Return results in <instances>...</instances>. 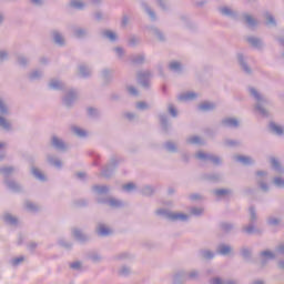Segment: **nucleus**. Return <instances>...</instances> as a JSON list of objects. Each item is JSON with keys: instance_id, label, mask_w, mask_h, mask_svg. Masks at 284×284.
<instances>
[{"instance_id": "nucleus-34", "label": "nucleus", "mask_w": 284, "mask_h": 284, "mask_svg": "<svg viewBox=\"0 0 284 284\" xmlns=\"http://www.w3.org/2000/svg\"><path fill=\"white\" fill-rule=\"evenodd\" d=\"M156 6L162 10V12H170L172 10V4L170 0H155Z\"/></svg>"}, {"instance_id": "nucleus-3", "label": "nucleus", "mask_w": 284, "mask_h": 284, "mask_svg": "<svg viewBox=\"0 0 284 284\" xmlns=\"http://www.w3.org/2000/svg\"><path fill=\"white\" fill-rule=\"evenodd\" d=\"M119 163H121V159L115 155L111 156L109 163L102 168L101 176L104 179H112L114 172H116V168H119Z\"/></svg>"}, {"instance_id": "nucleus-33", "label": "nucleus", "mask_w": 284, "mask_h": 284, "mask_svg": "<svg viewBox=\"0 0 284 284\" xmlns=\"http://www.w3.org/2000/svg\"><path fill=\"white\" fill-rule=\"evenodd\" d=\"M220 230L224 234H232L234 232V223L222 222V223H220Z\"/></svg>"}, {"instance_id": "nucleus-60", "label": "nucleus", "mask_w": 284, "mask_h": 284, "mask_svg": "<svg viewBox=\"0 0 284 284\" xmlns=\"http://www.w3.org/2000/svg\"><path fill=\"white\" fill-rule=\"evenodd\" d=\"M204 212L205 210L203 207H196V206H193L190 210V214H192V216H203Z\"/></svg>"}, {"instance_id": "nucleus-22", "label": "nucleus", "mask_w": 284, "mask_h": 284, "mask_svg": "<svg viewBox=\"0 0 284 284\" xmlns=\"http://www.w3.org/2000/svg\"><path fill=\"white\" fill-rule=\"evenodd\" d=\"M47 161L49 165H52V168H57V170H61V168H63V162L59 160V158H57L55 155L49 154L47 156Z\"/></svg>"}, {"instance_id": "nucleus-27", "label": "nucleus", "mask_w": 284, "mask_h": 284, "mask_svg": "<svg viewBox=\"0 0 284 284\" xmlns=\"http://www.w3.org/2000/svg\"><path fill=\"white\" fill-rule=\"evenodd\" d=\"M163 148L165 152H169V154H176V152H179V145L173 141L164 142Z\"/></svg>"}, {"instance_id": "nucleus-14", "label": "nucleus", "mask_w": 284, "mask_h": 284, "mask_svg": "<svg viewBox=\"0 0 284 284\" xmlns=\"http://www.w3.org/2000/svg\"><path fill=\"white\" fill-rule=\"evenodd\" d=\"M237 62L241 68V70L244 72V74H252V68L248 67L247 61H245V55L243 53H237Z\"/></svg>"}, {"instance_id": "nucleus-25", "label": "nucleus", "mask_w": 284, "mask_h": 284, "mask_svg": "<svg viewBox=\"0 0 284 284\" xmlns=\"http://www.w3.org/2000/svg\"><path fill=\"white\" fill-rule=\"evenodd\" d=\"M246 41L250 43V45H252V48H256V50H263V40H261V38L251 36L246 38Z\"/></svg>"}, {"instance_id": "nucleus-53", "label": "nucleus", "mask_w": 284, "mask_h": 284, "mask_svg": "<svg viewBox=\"0 0 284 284\" xmlns=\"http://www.w3.org/2000/svg\"><path fill=\"white\" fill-rule=\"evenodd\" d=\"M70 8H73L74 10H83V8H85V3L81 0H71Z\"/></svg>"}, {"instance_id": "nucleus-6", "label": "nucleus", "mask_w": 284, "mask_h": 284, "mask_svg": "<svg viewBox=\"0 0 284 284\" xmlns=\"http://www.w3.org/2000/svg\"><path fill=\"white\" fill-rule=\"evenodd\" d=\"M97 202L100 203L101 205H109L110 207H113V209L123 207V202L121 200H116L114 197L99 196L97 199Z\"/></svg>"}, {"instance_id": "nucleus-31", "label": "nucleus", "mask_w": 284, "mask_h": 284, "mask_svg": "<svg viewBox=\"0 0 284 284\" xmlns=\"http://www.w3.org/2000/svg\"><path fill=\"white\" fill-rule=\"evenodd\" d=\"M79 74L82 77V79H89V77H92V69L87 64H80Z\"/></svg>"}, {"instance_id": "nucleus-57", "label": "nucleus", "mask_w": 284, "mask_h": 284, "mask_svg": "<svg viewBox=\"0 0 284 284\" xmlns=\"http://www.w3.org/2000/svg\"><path fill=\"white\" fill-rule=\"evenodd\" d=\"M89 261H92V263H101L103 261V257L101 254L93 252L88 255Z\"/></svg>"}, {"instance_id": "nucleus-29", "label": "nucleus", "mask_w": 284, "mask_h": 284, "mask_svg": "<svg viewBox=\"0 0 284 284\" xmlns=\"http://www.w3.org/2000/svg\"><path fill=\"white\" fill-rule=\"evenodd\" d=\"M170 221H172V222L181 221L182 223H185V222L190 221V215H187L185 213L171 212V220Z\"/></svg>"}, {"instance_id": "nucleus-58", "label": "nucleus", "mask_w": 284, "mask_h": 284, "mask_svg": "<svg viewBox=\"0 0 284 284\" xmlns=\"http://www.w3.org/2000/svg\"><path fill=\"white\" fill-rule=\"evenodd\" d=\"M41 77H43V71H40V70L32 71L29 74L30 81H39V79H41Z\"/></svg>"}, {"instance_id": "nucleus-39", "label": "nucleus", "mask_w": 284, "mask_h": 284, "mask_svg": "<svg viewBox=\"0 0 284 284\" xmlns=\"http://www.w3.org/2000/svg\"><path fill=\"white\" fill-rule=\"evenodd\" d=\"M14 166H2L0 168V174H2L6 181L7 179H10L12 174H14Z\"/></svg>"}, {"instance_id": "nucleus-19", "label": "nucleus", "mask_w": 284, "mask_h": 284, "mask_svg": "<svg viewBox=\"0 0 284 284\" xmlns=\"http://www.w3.org/2000/svg\"><path fill=\"white\" fill-rule=\"evenodd\" d=\"M174 283H185L189 281V272L185 270H180L175 273L173 277Z\"/></svg>"}, {"instance_id": "nucleus-45", "label": "nucleus", "mask_w": 284, "mask_h": 284, "mask_svg": "<svg viewBox=\"0 0 284 284\" xmlns=\"http://www.w3.org/2000/svg\"><path fill=\"white\" fill-rule=\"evenodd\" d=\"M101 74L104 83H112V74H114L113 70L103 69Z\"/></svg>"}, {"instance_id": "nucleus-36", "label": "nucleus", "mask_w": 284, "mask_h": 284, "mask_svg": "<svg viewBox=\"0 0 284 284\" xmlns=\"http://www.w3.org/2000/svg\"><path fill=\"white\" fill-rule=\"evenodd\" d=\"M2 221L7 223V225H17L19 223V220L10 213H4Z\"/></svg>"}, {"instance_id": "nucleus-59", "label": "nucleus", "mask_w": 284, "mask_h": 284, "mask_svg": "<svg viewBox=\"0 0 284 284\" xmlns=\"http://www.w3.org/2000/svg\"><path fill=\"white\" fill-rule=\"evenodd\" d=\"M232 190L230 189H216L213 191V194H215V196H227V194H231Z\"/></svg>"}, {"instance_id": "nucleus-55", "label": "nucleus", "mask_w": 284, "mask_h": 284, "mask_svg": "<svg viewBox=\"0 0 284 284\" xmlns=\"http://www.w3.org/2000/svg\"><path fill=\"white\" fill-rule=\"evenodd\" d=\"M119 276H130L132 274V268L130 266L123 265L118 271Z\"/></svg>"}, {"instance_id": "nucleus-18", "label": "nucleus", "mask_w": 284, "mask_h": 284, "mask_svg": "<svg viewBox=\"0 0 284 284\" xmlns=\"http://www.w3.org/2000/svg\"><path fill=\"white\" fill-rule=\"evenodd\" d=\"M242 232L244 234H248V235H252V234H263V231H261V229H257L253 222H248V225H244L242 227Z\"/></svg>"}, {"instance_id": "nucleus-48", "label": "nucleus", "mask_w": 284, "mask_h": 284, "mask_svg": "<svg viewBox=\"0 0 284 284\" xmlns=\"http://www.w3.org/2000/svg\"><path fill=\"white\" fill-rule=\"evenodd\" d=\"M243 19L245 21V23H247L248 28H256L257 26V21L256 19H254L252 16L247 14V13H243Z\"/></svg>"}, {"instance_id": "nucleus-7", "label": "nucleus", "mask_w": 284, "mask_h": 284, "mask_svg": "<svg viewBox=\"0 0 284 284\" xmlns=\"http://www.w3.org/2000/svg\"><path fill=\"white\" fill-rule=\"evenodd\" d=\"M217 12H220L222 17H227L229 19H232V21H239V11L227 6L217 8Z\"/></svg>"}, {"instance_id": "nucleus-35", "label": "nucleus", "mask_w": 284, "mask_h": 284, "mask_svg": "<svg viewBox=\"0 0 284 284\" xmlns=\"http://www.w3.org/2000/svg\"><path fill=\"white\" fill-rule=\"evenodd\" d=\"M31 174L37 179L38 181H41L42 183H45L48 181V178H45V174H43L39 169L36 166L31 168Z\"/></svg>"}, {"instance_id": "nucleus-10", "label": "nucleus", "mask_w": 284, "mask_h": 284, "mask_svg": "<svg viewBox=\"0 0 284 284\" xmlns=\"http://www.w3.org/2000/svg\"><path fill=\"white\" fill-rule=\"evenodd\" d=\"M71 234L79 243H88L90 241V235L83 233L81 229H72Z\"/></svg>"}, {"instance_id": "nucleus-24", "label": "nucleus", "mask_w": 284, "mask_h": 284, "mask_svg": "<svg viewBox=\"0 0 284 284\" xmlns=\"http://www.w3.org/2000/svg\"><path fill=\"white\" fill-rule=\"evenodd\" d=\"M155 193H156V187L150 184L143 185L140 189V194H142V196H154Z\"/></svg>"}, {"instance_id": "nucleus-46", "label": "nucleus", "mask_w": 284, "mask_h": 284, "mask_svg": "<svg viewBox=\"0 0 284 284\" xmlns=\"http://www.w3.org/2000/svg\"><path fill=\"white\" fill-rule=\"evenodd\" d=\"M240 254L244 261H250L252 258V248L247 246H242L240 248Z\"/></svg>"}, {"instance_id": "nucleus-63", "label": "nucleus", "mask_w": 284, "mask_h": 284, "mask_svg": "<svg viewBox=\"0 0 284 284\" xmlns=\"http://www.w3.org/2000/svg\"><path fill=\"white\" fill-rule=\"evenodd\" d=\"M60 247H64V250H72V242L65 241L64 239H60L58 241Z\"/></svg>"}, {"instance_id": "nucleus-16", "label": "nucleus", "mask_w": 284, "mask_h": 284, "mask_svg": "<svg viewBox=\"0 0 284 284\" xmlns=\"http://www.w3.org/2000/svg\"><path fill=\"white\" fill-rule=\"evenodd\" d=\"M4 184L9 190H11V192H16V193L23 192V186L14 180L7 179L4 180Z\"/></svg>"}, {"instance_id": "nucleus-5", "label": "nucleus", "mask_w": 284, "mask_h": 284, "mask_svg": "<svg viewBox=\"0 0 284 284\" xmlns=\"http://www.w3.org/2000/svg\"><path fill=\"white\" fill-rule=\"evenodd\" d=\"M261 267H265L270 261H276V254L270 250H264L258 253Z\"/></svg>"}, {"instance_id": "nucleus-11", "label": "nucleus", "mask_w": 284, "mask_h": 284, "mask_svg": "<svg viewBox=\"0 0 284 284\" xmlns=\"http://www.w3.org/2000/svg\"><path fill=\"white\" fill-rule=\"evenodd\" d=\"M146 30H149L150 34L155 37V39L158 41H160L161 43H164V41H165V33H163V31H161V29H159L155 26H150V27H146Z\"/></svg>"}, {"instance_id": "nucleus-26", "label": "nucleus", "mask_w": 284, "mask_h": 284, "mask_svg": "<svg viewBox=\"0 0 284 284\" xmlns=\"http://www.w3.org/2000/svg\"><path fill=\"white\" fill-rule=\"evenodd\" d=\"M222 128H239L240 122L235 118H225L221 121Z\"/></svg>"}, {"instance_id": "nucleus-54", "label": "nucleus", "mask_w": 284, "mask_h": 284, "mask_svg": "<svg viewBox=\"0 0 284 284\" xmlns=\"http://www.w3.org/2000/svg\"><path fill=\"white\" fill-rule=\"evenodd\" d=\"M200 255L202 258H205V261H212V258L215 256L214 252L210 250H201Z\"/></svg>"}, {"instance_id": "nucleus-52", "label": "nucleus", "mask_w": 284, "mask_h": 284, "mask_svg": "<svg viewBox=\"0 0 284 284\" xmlns=\"http://www.w3.org/2000/svg\"><path fill=\"white\" fill-rule=\"evenodd\" d=\"M186 143L190 145H203V140L199 135H193L186 139Z\"/></svg>"}, {"instance_id": "nucleus-38", "label": "nucleus", "mask_w": 284, "mask_h": 284, "mask_svg": "<svg viewBox=\"0 0 284 284\" xmlns=\"http://www.w3.org/2000/svg\"><path fill=\"white\" fill-rule=\"evenodd\" d=\"M73 34L75 39H85V37L90 36V31L85 28H77L74 29Z\"/></svg>"}, {"instance_id": "nucleus-15", "label": "nucleus", "mask_w": 284, "mask_h": 284, "mask_svg": "<svg viewBox=\"0 0 284 284\" xmlns=\"http://www.w3.org/2000/svg\"><path fill=\"white\" fill-rule=\"evenodd\" d=\"M63 104L65 108H71L74 105V101H77V91L70 90L63 98Z\"/></svg>"}, {"instance_id": "nucleus-4", "label": "nucleus", "mask_w": 284, "mask_h": 284, "mask_svg": "<svg viewBox=\"0 0 284 284\" xmlns=\"http://www.w3.org/2000/svg\"><path fill=\"white\" fill-rule=\"evenodd\" d=\"M50 145L53 150L58 152H68V144L63 141V139L59 138L58 135H52L50 139Z\"/></svg>"}, {"instance_id": "nucleus-9", "label": "nucleus", "mask_w": 284, "mask_h": 284, "mask_svg": "<svg viewBox=\"0 0 284 284\" xmlns=\"http://www.w3.org/2000/svg\"><path fill=\"white\" fill-rule=\"evenodd\" d=\"M196 159H200V161H211L213 165H221V158L219 155L199 152Z\"/></svg>"}, {"instance_id": "nucleus-32", "label": "nucleus", "mask_w": 284, "mask_h": 284, "mask_svg": "<svg viewBox=\"0 0 284 284\" xmlns=\"http://www.w3.org/2000/svg\"><path fill=\"white\" fill-rule=\"evenodd\" d=\"M268 129L271 130L272 134H276L277 136H283L284 134L283 126L276 124V122H270Z\"/></svg>"}, {"instance_id": "nucleus-61", "label": "nucleus", "mask_w": 284, "mask_h": 284, "mask_svg": "<svg viewBox=\"0 0 284 284\" xmlns=\"http://www.w3.org/2000/svg\"><path fill=\"white\" fill-rule=\"evenodd\" d=\"M212 284H240L237 280H227L223 283L220 277H215L212 281Z\"/></svg>"}, {"instance_id": "nucleus-17", "label": "nucleus", "mask_w": 284, "mask_h": 284, "mask_svg": "<svg viewBox=\"0 0 284 284\" xmlns=\"http://www.w3.org/2000/svg\"><path fill=\"white\" fill-rule=\"evenodd\" d=\"M95 232H97L98 236H102V237L111 236V234H112L111 229L103 223L98 224Z\"/></svg>"}, {"instance_id": "nucleus-28", "label": "nucleus", "mask_w": 284, "mask_h": 284, "mask_svg": "<svg viewBox=\"0 0 284 284\" xmlns=\"http://www.w3.org/2000/svg\"><path fill=\"white\" fill-rule=\"evenodd\" d=\"M51 34H52V39H53V42L55 43V45H60V47L65 45V38H63L61 32L53 30Z\"/></svg>"}, {"instance_id": "nucleus-47", "label": "nucleus", "mask_w": 284, "mask_h": 284, "mask_svg": "<svg viewBox=\"0 0 284 284\" xmlns=\"http://www.w3.org/2000/svg\"><path fill=\"white\" fill-rule=\"evenodd\" d=\"M159 119H160V124L162 129L164 130V132H168L170 130V123L168 122V114L161 113L159 115Z\"/></svg>"}, {"instance_id": "nucleus-62", "label": "nucleus", "mask_w": 284, "mask_h": 284, "mask_svg": "<svg viewBox=\"0 0 284 284\" xmlns=\"http://www.w3.org/2000/svg\"><path fill=\"white\" fill-rule=\"evenodd\" d=\"M17 61L19 65H22L23 68H26V65H28V63H30V60L26 57V55H18L17 57Z\"/></svg>"}, {"instance_id": "nucleus-13", "label": "nucleus", "mask_w": 284, "mask_h": 284, "mask_svg": "<svg viewBox=\"0 0 284 284\" xmlns=\"http://www.w3.org/2000/svg\"><path fill=\"white\" fill-rule=\"evenodd\" d=\"M234 252V248H232V245L225 244V243H220L216 246V254H220V256H230Z\"/></svg>"}, {"instance_id": "nucleus-8", "label": "nucleus", "mask_w": 284, "mask_h": 284, "mask_svg": "<svg viewBox=\"0 0 284 284\" xmlns=\"http://www.w3.org/2000/svg\"><path fill=\"white\" fill-rule=\"evenodd\" d=\"M150 79H152V71L146 70L138 72V82L146 90L150 88Z\"/></svg>"}, {"instance_id": "nucleus-44", "label": "nucleus", "mask_w": 284, "mask_h": 284, "mask_svg": "<svg viewBox=\"0 0 284 284\" xmlns=\"http://www.w3.org/2000/svg\"><path fill=\"white\" fill-rule=\"evenodd\" d=\"M204 181H210L211 183H219L221 181V174L219 173H206L203 175Z\"/></svg>"}, {"instance_id": "nucleus-30", "label": "nucleus", "mask_w": 284, "mask_h": 284, "mask_svg": "<svg viewBox=\"0 0 284 284\" xmlns=\"http://www.w3.org/2000/svg\"><path fill=\"white\" fill-rule=\"evenodd\" d=\"M197 110L200 112H213V110H216V104L213 102H202L199 104Z\"/></svg>"}, {"instance_id": "nucleus-2", "label": "nucleus", "mask_w": 284, "mask_h": 284, "mask_svg": "<svg viewBox=\"0 0 284 284\" xmlns=\"http://www.w3.org/2000/svg\"><path fill=\"white\" fill-rule=\"evenodd\" d=\"M10 105L6 102V98L0 95V130L4 132L12 131V123L6 119V116H10Z\"/></svg>"}, {"instance_id": "nucleus-23", "label": "nucleus", "mask_w": 284, "mask_h": 284, "mask_svg": "<svg viewBox=\"0 0 284 284\" xmlns=\"http://www.w3.org/2000/svg\"><path fill=\"white\" fill-rule=\"evenodd\" d=\"M271 168L275 171V174L284 173L283 164L276 158H271Z\"/></svg>"}, {"instance_id": "nucleus-12", "label": "nucleus", "mask_w": 284, "mask_h": 284, "mask_svg": "<svg viewBox=\"0 0 284 284\" xmlns=\"http://www.w3.org/2000/svg\"><path fill=\"white\" fill-rule=\"evenodd\" d=\"M140 7L143 10V12H145V14H148V17L151 19V21H156V12L154 11V9H152V7H150V4L145 1H140Z\"/></svg>"}, {"instance_id": "nucleus-56", "label": "nucleus", "mask_w": 284, "mask_h": 284, "mask_svg": "<svg viewBox=\"0 0 284 284\" xmlns=\"http://www.w3.org/2000/svg\"><path fill=\"white\" fill-rule=\"evenodd\" d=\"M224 145H225V148H240L241 141H239V140L225 139V140H224Z\"/></svg>"}, {"instance_id": "nucleus-37", "label": "nucleus", "mask_w": 284, "mask_h": 284, "mask_svg": "<svg viewBox=\"0 0 284 284\" xmlns=\"http://www.w3.org/2000/svg\"><path fill=\"white\" fill-rule=\"evenodd\" d=\"M71 132H73V134L78 136V139H87L88 136V132L85 131V129H81L77 125L71 128Z\"/></svg>"}, {"instance_id": "nucleus-21", "label": "nucleus", "mask_w": 284, "mask_h": 284, "mask_svg": "<svg viewBox=\"0 0 284 284\" xmlns=\"http://www.w3.org/2000/svg\"><path fill=\"white\" fill-rule=\"evenodd\" d=\"M169 70L175 74H181V72H183V63H181V61L173 60L169 62Z\"/></svg>"}, {"instance_id": "nucleus-50", "label": "nucleus", "mask_w": 284, "mask_h": 284, "mask_svg": "<svg viewBox=\"0 0 284 284\" xmlns=\"http://www.w3.org/2000/svg\"><path fill=\"white\" fill-rule=\"evenodd\" d=\"M156 216H162L163 219H168V221L171 220L172 211L166 209H159L155 211Z\"/></svg>"}, {"instance_id": "nucleus-41", "label": "nucleus", "mask_w": 284, "mask_h": 284, "mask_svg": "<svg viewBox=\"0 0 284 284\" xmlns=\"http://www.w3.org/2000/svg\"><path fill=\"white\" fill-rule=\"evenodd\" d=\"M49 88L50 90H63L65 88V84L60 80L52 79L49 82Z\"/></svg>"}, {"instance_id": "nucleus-40", "label": "nucleus", "mask_w": 284, "mask_h": 284, "mask_svg": "<svg viewBox=\"0 0 284 284\" xmlns=\"http://www.w3.org/2000/svg\"><path fill=\"white\" fill-rule=\"evenodd\" d=\"M92 191L95 194H99V196H102V194H108V192H110V186H108V185H93Z\"/></svg>"}, {"instance_id": "nucleus-49", "label": "nucleus", "mask_w": 284, "mask_h": 284, "mask_svg": "<svg viewBox=\"0 0 284 284\" xmlns=\"http://www.w3.org/2000/svg\"><path fill=\"white\" fill-rule=\"evenodd\" d=\"M132 63L135 65H143L145 63V54H135L131 57Z\"/></svg>"}, {"instance_id": "nucleus-43", "label": "nucleus", "mask_w": 284, "mask_h": 284, "mask_svg": "<svg viewBox=\"0 0 284 284\" xmlns=\"http://www.w3.org/2000/svg\"><path fill=\"white\" fill-rule=\"evenodd\" d=\"M199 97L195 92L182 93L178 97V101H194Z\"/></svg>"}, {"instance_id": "nucleus-1", "label": "nucleus", "mask_w": 284, "mask_h": 284, "mask_svg": "<svg viewBox=\"0 0 284 284\" xmlns=\"http://www.w3.org/2000/svg\"><path fill=\"white\" fill-rule=\"evenodd\" d=\"M248 97L255 101L254 110L258 112L261 116L267 119L270 116V111H267V105H270V99H267L258 89L254 87H247Z\"/></svg>"}, {"instance_id": "nucleus-51", "label": "nucleus", "mask_w": 284, "mask_h": 284, "mask_svg": "<svg viewBox=\"0 0 284 284\" xmlns=\"http://www.w3.org/2000/svg\"><path fill=\"white\" fill-rule=\"evenodd\" d=\"M130 258H133V256L128 252L119 253L113 256V261H130Z\"/></svg>"}, {"instance_id": "nucleus-20", "label": "nucleus", "mask_w": 284, "mask_h": 284, "mask_svg": "<svg viewBox=\"0 0 284 284\" xmlns=\"http://www.w3.org/2000/svg\"><path fill=\"white\" fill-rule=\"evenodd\" d=\"M100 34L102 39H108L111 43L116 42L119 39V36L112 30H102Z\"/></svg>"}, {"instance_id": "nucleus-64", "label": "nucleus", "mask_w": 284, "mask_h": 284, "mask_svg": "<svg viewBox=\"0 0 284 284\" xmlns=\"http://www.w3.org/2000/svg\"><path fill=\"white\" fill-rule=\"evenodd\" d=\"M266 26H276V19L270 12L265 13Z\"/></svg>"}, {"instance_id": "nucleus-42", "label": "nucleus", "mask_w": 284, "mask_h": 284, "mask_svg": "<svg viewBox=\"0 0 284 284\" xmlns=\"http://www.w3.org/2000/svg\"><path fill=\"white\" fill-rule=\"evenodd\" d=\"M235 161L242 163V165H254V159L245 155L235 156Z\"/></svg>"}]
</instances>
